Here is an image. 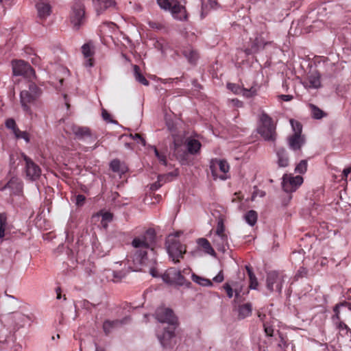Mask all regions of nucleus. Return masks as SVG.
I'll list each match as a JSON object with an SVG mask.
<instances>
[{"mask_svg":"<svg viewBox=\"0 0 351 351\" xmlns=\"http://www.w3.org/2000/svg\"><path fill=\"white\" fill-rule=\"evenodd\" d=\"M155 232L149 228L140 236L136 237L132 241L133 250L128 257V262H132L130 266L132 271H145V268L149 269L153 277L157 276V271L154 268L156 263V254L152 245L154 241Z\"/></svg>","mask_w":351,"mask_h":351,"instance_id":"1","label":"nucleus"},{"mask_svg":"<svg viewBox=\"0 0 351 351\" xmlns=\"http://www.w3.org/2000/svg\"><path fill=\"white\" fill-rule=\"evenodd\" d=\"M41 91L40 88L34 83L29 85L28 90H23L20 93V103L21 107L26 114H27L31 119L36 117L31 109V106H38L37 101L40 97Z\"/></svg>","mask_w":351,"mask_h":351,"instance_id":"2","label":"nucleus"},{"mask_svg":"<svg viewBox=\"0 0 351 351\" xmlns=\"http://www.w3.org/2000/svg\"><path fill=\"white\" fill-rule=\"evenodd\" d=\"M257 132L265 141L276 140V126L272 119L265 112L259 114Z\"/></svg>","mask_w":351,"mask_h":351,"instance_id":"3","label":"nucleus"},{"mask_svg":"<svg viewBox=\"0 0 351 351\" xmlns=\"http://www.w3.org/2000/svg\"><path fill=\"white\" fill-rule=\"evenodd\" d=\"M181 233L177 232L169 234L166 240V247L169 257L174 263L180 261L186 253V247L181 244L178 237Z\"/></svg>","mask_w":351,"mask_h":351,"instance_id":"4","label":"nucleus"},{"mask_svg":"<svg viewBox=\"0 0 351 351\" xmlns=\"http://www.w3.org/2000/svg\"><path fill=\"white\" fill-rule=\"evenodd\" d=\"M157 3L162 9L169 10L173 18L178 20L186 19L184 0H157Z\"/></svg>","mask_w":351,"mask_h":351,"instance_id":"5","label":"nucleus"},{"mask_svg":"<svg viewBox=\"0 0 351 351\" xmlns=\"http://www.w3.org/2000/svg\"><path fill=\"white\" fill-rule=\"evenodd\" d=\"M177 326H168L167 328L158 326L156 329L157 338L163 348H171L176 344L175 330Z\"/></svg>","mask_w":351,"mask_h":351,"instance_id":"6","label":"nucleus"},{"mask_svg":"<svg viewBox=\"0 0 351 351\" xmlns=\"http://www.w3.org/2000/svg\"><path fill=\"white\" fill-rule=\"evenodd\" d=\"M287 276L282 273L271 271L267 274L266 287L269 293L276 292L280 293Z\"/></svg>","mask_w":351,"mask_h":351,"instance_id":"7","label":"nucleus"},{"mask_svg":"<svg viewBox=\"0 0 351 351\" xmlns=\"http://www.w3.org/2000/svg\"><path fill=\"white\" fill-rule=\"evenodd\" d=\"M212 241L218 251L225 252L229 248L228 236L225 231L223 221H219L218 222Z\"/></svg>","mask_w":351,"mask_h":351,"instance_id":"8","label":"nucleus"},{"mask_svg":"<svg viewBox=\"0 0 351 351\" xmlns=\"http://www.w3.org/2000/svg\"><path fill=\"white\" fill-rule=\"evenodd\" d=\"M290 124L293 131V134L288 138L289 147L293 150H298L304 144V136L301 134L302 126L300 122L293 119L290 120Z\"/></svg>","mask_w":351,"mask_h":351,"instance_id":"9","label":"nucleus"},{"mask_svg":"<svg viewBox=\"0 0 351 351\" xmlns=\"http://www.w3.org/2000/svg\"><path fill=\"white\" fill-rule=\"evenodd\" d=\"M210 169L214 180H226L228 178V173L230 166L226 160L220 159H213L210 161Z\"/></svg>","mask_w":351,"mask_h":351,"instance_id":"10","label":"nucleus"},{"mask_svg":"<svg viewBox=\"0 0 351 351\" xmlns=\"http://www.w3.org/2000/svg\"><path fill=\"white\" fill-rule=\"evenodd\" d=\"M84 5L81 0H76L71 7L70 14L71 23L78 29L85 20Z\"/></svg>","mask_w":351,"mask_h":351,"instance_id":"11","label":"nucleus"},{"mask_svg":"<svg viewBox=\"0 0 351 351\" xmlns=\"http://www.w3.org/2000/svg\"><path fill=\"white\" fill-rule=\"evenodd\" d=\"M156 319L161 324L168 326H178V318L173 311L169 308L159 307L155 313Z\"/></svg>","mask_w":351,"mask_h":351,"instance_id":"12","label":"nucleus"},{"mask_svg":"<svg viewBox=\"0 0 351 351\" xmlns=\"http://www.w3.org/2000/svg\"><path fill=\"white\" fill-rule=\"evenodd\" d=\"M303 178L301 176H293L285 173L282 176V187L286 193L295 192L303 183Z\"/></svg>","mask_w":351,"mask_h":351,"instance_id":"13","label":"nucleus"},{"mask_svg":"<svg viewBox=\"0 0 351 351\" xmlns=\"http://www.w3.org/2000/svg\"><path fill=\"white\" fill-rule=\"evenodd\" d=\"M12 65L14 75H23L27 78H32L35 75L34 69L24 60H13Z\"/></svg>","mask_w":351,"mask_h":351,"instance_id":"14","label":"nucleus"},{"mask_svg":"<svg viewBox=\"0 0 351 351\" xmlns=\"http://www.w3.org/2000/svg\"><path fill=\"white\" fill-rule=\"evenodd\" d=\"M163 281L167 284H175L178 285H184L186 284L184 277L181 274L179 270L176 268H170L162 276Z\"/></svg>","mask_w":351,"mask_h":351,"instance_id":"15","label":"nucleus"},{"mask_svg":"<svg viewBox=\"0 0 351 351\" xmlns=\"http://www.w3.org/2000/svg\"><path fill=\"white\" fill-rule=\"evenodd\" d=\"M22 157L25 162V173L27 178L30 180H37L41 174L40 168L25 154H22Z\"/></svg>","mask_w":351,"mask_h":351,"instance_id":"16","label":"nucleus"},{"mask_svg":"<svg viewBox=\"0 0 351 351\" xmlns=\"http://www.w3.org/2000/svg\"><path fill=\"white\" fill-rule=\"evenodd\" d=\"M339 305H336L334 308L333 311L335 314L332 317V321L335 326V327L339 330V332L341 333L342 335H348V333L350 332L349 327L343 322L340 320L339 317Z\"/></svg>","mask_w":351,"mask_h":351,"instance_id":"17","label":"nucleus"},{"mask_svg":"<svg viewBox=\"0 0 351 351\" xmlns=\"http://www.w3.org/2000/svg\"><path fill=\"white\" fill-rule=\"evenodd\" d=\"M36 8L40 19H46L51 13V7L47 0H40L36 4Z\"/></svg>","mask_w":351,"mask_h":351,"instance_id":"18","label":"nucleus"},{"mask_svg":"<svg viewBox=\"0 0 351 351\" xmlns=\"http://www.w3.org/2000/svg\"><path fill=\"white\" fill-rule=\"evenodd\" d=\"M304 86L306 88L317 89L321 86L320 75L317 72H313L308 75L306 80L302 82Z\"/></svg>","mask_w":351,"mask_h":351,"instance_id":"19","label":"nucleus"},{"mask_svg":"<svg viewBox=\"0 0 351 351\" xmlns=\"http://www.w3.org/2000/svg\"><path fill=\"white\" fill-rule=\"evenodd\" d=\"M94 47L92 43H88L82 45V52L84 57L86 59L84 65L86 67H91L93 66L94 61L92 58V56L94 54L93 51Z\"/></svg>","mask_w":351,"mask_h":351,"instance_id":"20","label":"nucleus"},{"mask_svg":"<svg viewBox=\"0 0 351 351\" xmlns=\"http://www.w3.org/2000/svg\"><path fill=\"white\" fill-rule=\"evenodd\" d=\"M97 15L104 13L107 9L115 5L114 0H93Z\"/></svg>","mask_w":351,"mask_h":351,"instance_id":"21","label":"nucleus"},{"mask_svg":"<svg viewBox=\"0 0 351 351\" xmlns=\"http://www.w3.org/2000/svg\"><path fill=\"white\" fill-rule=\"evenodd\" d=\"M65 130L67 133L74 134L78 138H82L90 135V131L88 128L85 127H80L74 124L67 125Z\"/></svg>","mask_w":351,"mask_h":351,"instance_id":"22","label":"nucleus"},{"mask_svg":"<svg viewBox=\"0 0 351 351\" xmlns=\"http://www.w3.org/2000/svg\"><path fill=\"white\" fill-rule=\"evenodd\" d=\"M197 244L199 249L205 254L215 257L216 253L210 242L205 238H199L197 240Z\"/></svg>","mask_w":351,"mask_h":351,"instance_id":"23","label":"nucleus"},{"mask_svg":"<svg viewBox=\"0 0 351 351\" xmlns=\"http://www.w3.org/2000/svg\"><path fill=\"white\" fill-rule=\"evenodd\" d=\"M178 175V172L177 170L173 172L169 173L166 175H160L158 176V181L151 186L152 190H157L164 183L166 182H169L171 180L170 177H176Z\"/></svg>","mask_w":351,"mask_h":351,"instance_id":"24","label":"nucleus"},{"mask_svg":"<svg viewBox=\"0 0 351 351\" xmlns=\"http://www.w3.org/2000/svg\"><path fill=\"white\" fill-rule=\"evenodd\" d=\"M332 5L330 3H323L317 7L315 10L309 12V18L311 19L315 14L319 16L327 14V10L332 8Z\"/></svg>","mask_w":351,"mask_h":351,"instance_id":"25","label":"nucleus"},{"mask_svg":"<svg viewBox=\"0 0 351 351\" xmlns=\"http://www.w3.org/2000/svg\"><path fill=\"white\" fill-rule=\"evenodd\" d=\"M186 145L188 152L191 154H197L199 151L202 146L199 141L195 138H188L186 141Z\"/></svg>","mask_w":351,"mask_h":351,"instance_id":"26","label":"nucleus"},{"mask_svg":"<svg viewBox=\"0 0 351 351\" xmlns=\"http://www.w3.org/2000/svg\"><path fill=\"white\" fill-rule=\"evenodd\" d=\"M278 165L280 167H285L289 165V158L285 149L279 148L276 152Z\"/></svg>","mask_w":351,"mask_h":351,"instance_id":"27","label":"nucleus"},{"mask_svg":"<svg viewBox=\"0 0 351 351\" xmlns=\"http://www.w3.org/2000/svg\"><path fill=\"white\" fill-rule=\"evenodd\" d=\"M101 217V225L104 228H107L108 224L112 220V214L108 211L101 210L93 217Z\"/></svg>","mask_w":351,"mask_h":351,"instance_id":"28","label":"nucleus"},{"mask_svg":"<svg viewBox=\"0 0 351 351\" xmlns=\"http://www.w3.org/2000/svg\"><path fill=\"white\" fill-rule=\"evenodd\" d=\"M308 108L311 111L312 117L315 119H320L326 115L322 110L314 104H310L308 105Z\"/></svg>","mask_w":351,"mask_h":351,"instance_id":"29","label":"nucleus"},{"mask_svg":"<svg viewBox=\"0 0 351 351\" xmlns=\"http://www.w3.org/2000/svg\"><path fill=\"white\" fill-rule=\"evenodd\" d=\"M123 324V321L113 320L106 321L103 324V328L106 334L110 333L114 328Z\"/></svg>","mask_w":351,"mask_h":351,"instance_id":"30","label":"nucleus"},{"mask_svg":"<svg viewBox=\"0 0 351 351\" xmlns=\"http://www.w3.org/2000/svg\"><path fill=\"white\" fill-rule=\"evenodd\" d=\"M183 54L191 63L195 62V61L198 59V53L191 47L185 49L183 51Z\"/></svg>","mask_w":351,"mask_h":351,"instance_id":"31","label":"nucleus"},{"mask_svg":"<svg viewBox=\"0 0 351 351\" xmlns=\"http://www.w3.org/2000/svg\"><path fill=\"white\" fill-rule=\"evenodd\" d=\"M252 313V305L249 303L243 304L239 307V316L244 319L250 316Z\"/></svg>","mask_w":351,"mask_h":351,"instance_id":"32","label":"nucleus"},{"mask_svg":"<svg viewBox=\"0 0 351 351\" xmlns=\"http://www.w3.org/2000/svg\"><path fill=\"white\" fill-rule=\"evenodd\" d=\"M133 69H134V75L135 80L136 81H138V82H140L141 84L145 85V86H148L149 85V82L141 73L139 66H137V65H134L133 66Z\"/></svg>","mask_w":351,"mask_h":351,"instance_id":"33","label":"nucleus"},{"mask_svg":"<svg viewBox=\"0 0 351 351\" xmlns=\"http://www.w3.org/2000/svg\"><path fill=\"white\" fill-rule=\"evenodd\" d=\"M258 215L254 210L248 211L244 216L245 221L251 226H253L257 221Z\"/></svg>","mask_w":351,"mask_h":351,"instance_id":"34","label":"nucleus"},{"mask_svg":"<svg viewBox=\"0 0 351 351\" xmlns=\"http://www.w3.org/2000/svg\"><path fill=\"white\" fill-rule=\"evenodd\" d=\"M191 278L193 282L201 286L210 287L212 285V282L210 280L199 276L195 274H192Z\"/></svg>","mask_w":351,"mask_h":351,"instance_id":"35","label":"nucleus"},{"mask_svg":"<svg viewBox=\"0 0 351 351\" xmlns=\"http://www.w3.org/2000/svg\"><path fill=\"white\" fill-rule=\"evenodd\" d=\"M117 26L115 23L112 22H105L101 26V32H102L104 34L112 32L116 30Z\"/></svg>","mask_w":351,"mask_h":351,"instance_id":"36","label":"nucleus"},{"mask_svg":"<svg viewBox=\"0 0 351 351\" xmlns=\"http://www.w3.org/2000/svg\"><path fill=\"white\" fill-rule=\"evenodd\" d=\"M257 92H258L257 87L252 86L250 89L244 88H241L240 94H241L243 96H244L245 97L250 98V97H252L254 95H256L257 94Z\"/></svg>","mask_w":351,"mask_h":351,"instance_id":"37","label":"nucleus"},{"mask_svg":"<svg viewBox=\"0 0 351 351\" xmlns=\"http://www.w3.org/2000/svg\"><path fill=\"white\" fill-rule=\"evenodd\" d=\"M246 269L247 271L249 277H250V288L252 289H256L258 286V282L256 280V278L255 275L253 274L252 271L251 270L250 267L249 266H246Z\"/></svg>","mask_w":351,"mask_h":351,"instance_id":"38","label":"nucleus"},{"mask_svg":"<svg viewBox=\"0 0 351 351\" xmlns=\"http://www.w3.org/2000/svg\"><path fill=\"white\" fill-rule=\"evenodd\" d=\"M152 149H153L154 154H155L156 157L158 159L159 162L162 165L167 166V162L166 155L164 153H161V152H158V150L157 149V148L156 147H152Z\"/></svg>","mask_w":351,"mask_h":351,"instance_id":"39","label":"nucleus"},{"mask_svg":"<svg viewBox=\"0 0 351 351\" xmlns=\"http://www.w3.org/2000/svg\"><path fill=\"white\" fill-rule=\"evenodd\" d=\"M216 5V2L213 0H202V16L204 15V12H207L208 8H214Z\"/></svg>","mask_w":351,"mask_h":351,"instance_id":"40","label":"nucleus"},{"mask_svg":"<svg viewBox=\"0 0 351 351\" xmlns=\"http://www.w3.org/2000/svg\"><path fill=\"white\" fill-rule=\"evenodd\" d=\"M339 21L341 23L340 25H343L344 23H348L349 25L351 24V12H344L341 14L339 16Z\"/></svg>","mask_w":351,"mask_h":351,"instance_id":"41","label":"nucleus"},{"mask_svg":"<svg viewBox=\"0 0 351 351\" xmlns=\"http://www.w3.org/2000/svg\"><path fill=\"white\" fill-rule=\"evenodd\" d=\"M13 134H14L16 138H22L25 141L26 143L29 142V134L25 131H21L19 128L14 131Z\"/></svg>","mask_w":351,"mask_h":351,"instance_id":"42","label":"nucleus"},{"mask_svg":"<svg viewBox=\"0 0 351 351\" xmlns=\"http://www.w3.org/2000/svg\"><path fill=\"white\" fill-rule=\"evenodd\" d=\"M307 161L306 160H302L295 167V171L299 173H304L307 170Z\"/></svg>","mask_w":351,"mask_h":351,"instance_id":"43","label":"nucleus"},{"mask_svg":"<svg viewBox=\"0 0 351 351\" xmlns=\"http://www.w3.org/2000/svg\"><path fill=\"white\" fill-rule=\"evenodd\" d=\"M267 43L259 42L258 39H256L253 44L251 51L252 52H256L258 50L263 49Z\"/></svg>","mask_w":351,"mask_h":351,"instance_id":"44","label":"nucleus"},{"mask_svg":"<svg viewBox=\"0 0 351 351\" xmlns=\"http://www.w3.org/2000/svg\"><path fill=\"white\" fill-rule=\"evenodd\" d=\"M110 168L114 172H120L121 171V162L118 160H113L110 162Z\"/></svg>","mask_w":351,"mask_h":351,"instance_id":"45","label":"nucleus"},{"mask_svg":"<svg viewBox=\"0 0 351 351\" xmlns=\"http://www.w3.org/2000/svg\"><path fill=\"white\" fill-rule=\"evenodd\" d=\"M5 126L8 129L12 130V132L15 131V130H17L18 128L16 125V122L13 119H8L5 121Z\"/></svg>","mask_w":351,"mask_h":351,"instance_id":"46","label":"nucleus"},{"mask_svg":"<svg viewBox=\"0 0 351 351\" xmlns=\"http://www.w3.org/2000/svg\"><path fill=\"white\" fill-rule=\"evenodd\" d=\"M228 89L231 90L235 94H240L241 88L234 84H228Z\"/></svg>","mask_w":351,"mask_h":351,"instance_id":"47","label":"nucleus"},{"mask_svg":"<svg viewBox=\"0 0 351 351\" xmlns=\"http://www.w3.org/2000/svg\"><path fill=\"white\" fill-rule=\"evenodd\" d=\"M223 289L226 291V293L229 298H231L233 297L234 291L229 284H228V283L225 284L223 285Z\"/></svg>","mask_w":351,"mask_h":351,"instance_id":"48","label":"nucleus"},{"mask_svg":"<svg viewBox=\"0 0 351 351\" xmlns=\"http://www.w3.org/2000/svg\"><path fill=\"white\" fill-rule=\"evenodd\" d=\"M130 136L136 141L137 143H141L143 145H145V141L141 136L138 134H135L134 135L131 134Z\"/></svg>","mask_w":351,"mask_h":351,"instance_id":"49","label":"nucleus"},{"mask_svg":"<svg viewBox=\"0 0 351 351\" xmlns=\"http://www.w3.org/2000/svg\"><path fill=\"white\" fill-rule=\"evenodd\" d=\"M351 173V167L343 169L342 173V180L347 181L349 178V174Z\"/></svg>","mask_w":351,"mask_h":351,"instance_id":"50","label":"nucleus"},{"mask_svg":"<svg viewBox=\"0 0 351 351\" xmlns=\"http://www.w3.org/2000/svg\"><path fill=\"white\" fill-rule=\"evenodd\" d=\"M224 279L223 272L221 271L219 274L213 278V281L215 282H221Z\"/></svg>","mask_w":351,"mask_h":351,"instance_id":"51","label":"nucleus"},{"mask_svg":"<svg viewBox=\"0 0 351 351\" xmlns=\"http://www.w3.org/2000/svg\"><path fill=\"white\" fill-rule=\"evenodd\" d=\"M265 332L267 336L271 337L273 336L274 329L270 326H267L264 324Z\"/></svg>","mask_w":351,"mask_h":351,"instance_id":"52","label":"nucleus"},{"mask_svg":"<svg viewBox=\"0 0 351 351\" xmlns=\"http://www.w3.org/2000/svg\"><path fill=\"white\" fill-rule=\"evenodd\" d=\"M85 201V197L83 195H77L76 196V204L78 206H81L84 204Z\"/></svg>","mask_w":351,"mask_h":351,"instance_id":"53","label":"nucleus"},{"mask_svg":"<svg viewBox=\"0 0 351 351\" xmlns=\"http://www.w3.org/2000/svg\"><path fill=\"white\" fill-rule=\"evenodd\" d=\"M7 226V221L0 225V239L5 237V231Z\"/></svg>","mask_w":351,"mask_h":351,"instance_id":"54","label":"nucleus"},{"mask_svg":"<svg viewBox=\"0 0 351 351\" xmlns=\"http://www.w3.org/2000/svg\"><path fill=\"white\" fill-rule=\"evenodd\" d=\"M232 105L233 106L237 107V108H241L243 107V102L239 101L237 99H233L230 101Z\"/></svg>","mask_w":351,"mask_h":351,"instance_id":"55","label":"nucleus"},{"mask_svg":"<svg viewBox=\"0 0 351 351\" xmlns=\"http://www.w3.org/2000/svg\"><path fill=\"white\" fill-rule=\"evenodd\" d=\"M101 115H102V117L103 119L106 121H110V114L104 109L102 110V113H101Z\"/></svg>","mask_w":351,"mask_h":351,"instance_id":"56","label":"nucleus"},{"mask_svg":"<svg viewBox=\"0 0 351 351\" xmlns=\"http://www.w3.org/2000/svg\"><path fill=\"white\" fill-rule=\"evenodd\" d=\"M322 25H323L322 19H318L317 21H313V25H312V27L313 28H315V27L321 28Z\"/></svg>","mask_w":351,"mask_h":351,"instance_id":"57","label":"nucleus"},{"mask_svg":"<svg viewBox=\"0 0 351 351\" xmlns=\"http://www.w3.org/2000/svg\"><path fill=\"white\" fill-rule=\"evenodd\" d=\"M125 276V274H122L121 272H114V278L116 279L115 281H118L122 279Z\"/></svg>","mask_w":351,"mask_h":351,"instance_id":"58","label":"nucleus"},{"mask_svg":"<svg viewBox=\"0 0 351 351\" xmlns=\"http://www.w3.org/2000/svg\"><path fill=\"white\" fill-rule=\"evenodd\" d=\"M280 97L285 101H289L293 99V96L291 95H281Z\"/></svg>","mask_w":351,"mask_h":351,"instance_id":"59","label":"nucleus"},{"mask_svg":"<svg viewBox=\"0 0 351 351\" xmlns=\"http://www.w3.org/2000/svg\"><path fill=\"white\" fill-rule=\"evenodd\" d=\"M15 182H16V183H17V184H20V183H19V182H18V180H17V179H12V180H10L7 183V184L5 186L4 189H5V188H12V184H13L14 183H15Z\"/></svg>","mask_w":351,"mask_h":351,"instance_id":"60","label":"nucleus"},{"mask_svg":"<svg viewBox=\"0 0 351 351\" xmlns=\"http://www.w3.org/2000/svg\"><path fill=\"white\" fill-rule=\"evenodd\" d=\"M7 221L5 213H0V225Z\"/></svg>","mask_w":351,"mask_h":351,"instance_id":"61","label":"nucleus"},{"mask_svg":"<svg viewBox=\"0 0 351 351\" xmlns=\"http://www.w3.org/2000/svg\"><path fill=\"white\" fill-rule=\"evenodd\" d=\"M5 330L1 322H0V342H2L3 340L2 339L4 335H2L1 333L4 332Z\"/></svg>","mask_w":351,"mask_h":351,"instance_id":"62","label":"nucleus"},{"mask_svg":"<svg viewBox=\"0 0 351 351\" xmlns=\"http://www.w3.org/2000/svg\"><path fill=\"white\" fill-rule=\"evenodd\" d=\"M0 3L3 5H10V0H0Z\"/></svg>","mask_w":351,"mask_h":351,"instance_id":"63","label":"nucleus"},{"mask_svg":"<svg viewBox=\"0 0 351 351\" xmlns=\"http://www.w3.org/2000/svg\"><path fill=\"white\" fill-rule=\"evenodd\" d=\"M56 291V293H57V298L60 299V297H61L60 296V288L58 287Z\"/></svg>","mask_w":351,"mask_h":351,"instance_id":"64","label":"nucleus"}]
</instances>
